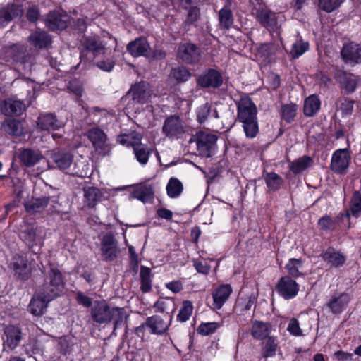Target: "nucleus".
<instances>
[{
    "mask_svg": "<svg viewBox=\"0 0 361 361\" xmlns=\"http://www.w3.org/2000/svg\"><path fill=\"white\" fill-rule=\"evenodd\" d=\"M71 22V17L63 11H52L45 19L46 26L51 31L66 29Z\"/></svg>",
    "mask_w": 361,
    "mask_h": 361,
    "instance_id": "f8f14e48",
    "label": "nucleus"
},
{
    "mask_svg": "<svg viewBox=\"0 0 361 361\" xmlns=\"http://www.w3.org/2000/svg\"><path fill=\"white\" fill-rule=\"evenodd\" d=\"M42 228L34 224H25L20 231V239L29 249L36 253L35 247H40L42 243Z\"/></svg>",
    "mask_w": 361,
    "mask_h": 361,
    "instance_id": "0eeeda50",
    "label": "nucleus"
},
{
    "mask_svg": "<svg viewBox=\"0 0 361 361\" xmlns=\"http://www.w3.org/2000/svg\"><path fill=\"white\" fill-rule=\"evenodd\" d=\"M92 320L99 324H109L114 321V330L123 324L127 315L124 308L112 307L105 300L95 301L90 311Z\"/></svg>",
    "mask_w": 361,
    "mask_h": 361,
    "instance_id": "7ed1b4c3",
    "label": "nucleus"
},
{
    "mask_svg": "<svg viewBox=\"0 0 361 361\" xmlns=\"http://www.w3.org/2000/svg\"><path fill=\"white\" fill-rule=\"evenodd\" d=\"M351 157L347 149L336 150L331 157V169L336 173L344 174L349 166Z\"/></svg>",
    "mask_w": 361,
    "mask_h": 361,
    "instance_id": "9b49d317",
    "label": "nucleus"
},
{
    "mask_svg": "<svg viewBox=\"0 0 361 361\" xmlns=\"http://www.w3.org/2000/svg\"><path fill=\"white\" fill-rule=\"evenodd\" d=\"M5 132L13 137H20L25 133L22 121L16 119H8L4 124Z\"/></svg>",
    "mask_w": 361,
    "mask_h": 361,
    "instance_id": "ea45409f",
    "label": "nucleus"
},
{
    "mask_svg": "<svg viewBox=\"0 0 361 361\" xmlns=\"http://www.w3.org/2000/svg\"><path fill=\"white\" fill-rule=\"evenodd\" d=\"M257 21L269 32H276L281 27L285 17L276 13L267 8H259L256 11Z\"/></svg>",
    "mask_w": 361,
    "mask_h": 361,
    "instance_id": "39448f33",
    "label": "nucleus"
},
{
    "mask_svg": "<svg viewBox=\"0 0 361 361\" xmlns=\"http://www.w3.org/2000/svg\"><path fill=\"white\" fill-rule=\"evenodd\" d=\"M313 161L308 156H302L290 163V169L295 174L300 173L310 167Z\"/></svg>",
    "mask_w": 361,
    "mask_h": 361,
    "instance_id": "79ce46f5",
    "label": "nucleus"
},
{
    "mask_svg": "<svg viewBox=\"0 0 361 361\" xmlns=\"http://www.w3.org/2000/svg\"><path fill=\"white\" fill-rule=\"evenodd\" d=\"M154 308L156 312L166 313L169 315L170 322L173 318V314L175 311V302L171 300H158L154 304Z\"/></svg>",
    "mask_w": 361,
    "mask_h": 361,
    "instance_id": "37998d69",
    "label": "nucleus"
},
{
    "mask_svg": "<svg viewBox=\"0 0 361 361\" xmlns=\"http://www.w3.org/2000/svg\"><path fill=\"white\" fill-rule=\"evenodd\" d=\"M51 159L54 164V168L66 171L73 164V155L67 150L57 149L51 152Z\"/></svg>",
    "mask_w": 361,
    "mask_h": 361,
    "instance_id": "412c9836",
    "label": "nucleus"
},
{
    "mask_svg": "<svg viewBox=\"0 0 361 361\" xmlns=\"http://www.w3.org/2000/svg\"><path fill=\"white\" fill-rule=\"evenodd\" d=\"M264 178L267 186L272 191L278 190L283 183V178L274 172L267 173Z\"/></svg>",
    "mask_w": 361,
    "mask_h": 361,
    "instance_id": "8fccbe9b",
    "label": "nucleus"
},
{
    "mask_svg": "<svg viewBox=\"0 0 361 361\" xmlns=\"http://www.w3.org/2000/svg\"><path fill=\"white\" fill-rule=\"evenodd\" d=\"M217 140V137L209 133L199 131L192 135L188 142L195 145L200 155L204 157H211Z\"/></svg>",
    "mask_w": 361,
    "mask_h": 361,
    "instance_id": "20e7f679",
    "label": "nucleus"
},
{
    "mask_svg": "<svg viewBox=\"0 0 361 361\" xmlns=\"http://www.w3.org/2000/svg\"><path fill=\"white\" fill-rule=\"evenodd\" d=\"M321 101L319 97L314 94L308 97L304 102L303 111L306 116H313L319 110Z\"/></svg>",
    "mask_w": 361,
    "mask_h": 361,
    "instance_id": "a19ab883",
    "label": "nucleus"
},
{
    "mask_svg": "<svg viewBox=\"0 0 361 361\" xmlns=\"http://www.w3.org/2000/svg\"><path fill=\"white\" fill-rule=\"evenodd\" d=\"M14 52V61L19 63H25L29 59L27 46L23 44H13Z\"/></svg>",
    "mask_w": 361,
    "mask_h": 361,
    "instance_id": "603ef678",
    "label": "nucleus"
},
{
    "mask_svg": "<svg viewBox=\"0 0 361 361\" xmlns=\"http://www.w3.org/2000/svg\"><path fill=\"white\" fill-rule=\"evenodd\" d=\"M81 56L88 60L104 54L106 49V44L98 36L84 37L81 40Z\"/></svg>",
    "mask_w": 361,
    "mask_h": 361,
    "instance_id": "423d86ee",
    "label": "nucleus"
},
{
    "mask_svg": "<svg viewBox=\"0 0 361 361\" xmlns=\"http://www.w3.org/2000/svg\"><path fill=\"white\" fill-rule=\"evenodd\" d=\"M195 113L196 119L200 124L204 123L212 117L219 118L217 109L212 108V105L208 102H205L197 106Z\"/></svg>",
    "mask_w": 361,
    "mask_h": 361,
    "instance_id": "7c9ffc66",
    "label": "nucleus"
},
{
    "mask_svg": "<svg viewBox=\"0 0 361 361\" xmlns=\"http://www.w3.org/2000/svg\"><path fill=\"white\" fill-rule=\"evenodd\" d=\"M219 27L224 30H228L234 22L233 12L231 6H224L218 14Z\"/></svg>",
    "mask_w": 361,
    "mask_h": 361,
    "instance_id": "58836bf2",
    "label": "nucleus"
},
{
    "mask_svg": "<svg viewBox=\"0 0 361 361\" xmlns=\"http://www.w3.org/2000/svg\"><path fill=\"white\" fill-rule=\"evenodd\" d=\"M193 310V306L190 301L185 300L183 302V305L177 315L178 321L180 322H185L189 319Z\"/></svg>",
    "mask_w": 361,
    "mask_h": 361,
    "instance_id": "4d7b16f0",
    "label": "nucleus"
},
{
    "mask_svg": "<svg viewBox=\"0 0 361 361\" xmlns=\"http://www.w3.org/2000/svg\"><path fill=\"white\" fill-rule=\"evenodd\" d=\"M350 215L358 217L361 213V194L358 191H355L350 201V209L347 210Z\"/></svg>",
    "mask_w": 361,
    "mask_h": 361,
    "instance_id": "5fc2aeb1",
    "label": "nucleus"
},
{
    "mask_svg": "<svg viewBox=\"0 0 361 361\" xmlns=\"http://www.w3.org/2000/svg\"><path fill=\"white\" fill-rule=\"evenodd\" d=\"M25 109V104L19 100L6 99L1 104V110L8 116H19Z\"/></svg>",
    "mask_w": 361,
    "mask_h": 361,
    "instance_id": "2f4dec72",
    "label": "nucleus"
},
{
    "mask_svg": "<svg viewBox=\"0 0 361 361\" xmlns=\"http://www.w3.org/2000/svg\"><path fill=\"white\" fill-rule=\"evenodd\" d=\"M152 151V149L142 143L135 145V149H133L134 155L141 165H145L148 162Z\"/></svg>",
    "mask_w": 361,
    "mask_h": 361,
    "instance_id": "c03bdc74",
    "label": "nucleus"
},
{
    "mask_svg": "<svg viewBox=\"0 0 361 361\" xmlns=\"http://www.w3.org/2000/svg\"><path fill=\"white\" fill-rule=\"evenodd\" d=\"M297 106L295 104H283L281 106V116L283 120L290 123L293 121L297 114Z\"/></svg>",
    "mask_w": 361,
    "mask_h": 361,
    "instance_id": "09e8293b",
    "label": "nucleus"
},
{
    "mask_svg": "<svg viewBox=\"0 0 361 361\" xmlns=\"http://www.w3.org/2000/svg\"><path fill=\"white\" fill-rule=\"evenodd\" d=\"M350 301L348 294L343 293L341 294H335L332 295L329 302L327 304L328 307L331 310L332 313H341L346 307Z\"/></svg>",
    "mask_w": 361,
    "mask_h": 361,
    "instance_id": "c9c22d12",
    "label": "nucleus"
},
{
    "mask_svg": "<svg viewBox=\"0 0 361 361\" xmlns=\"http://www.w3.org/2000/svg\"><path fill=\"white\" fill-rule=\"evenodd\" d=\"M118 242L111 233L104 234L101 239V252L104 260L114 261L119 253Z\"/></svg>",
    "mask_w": 361,
    "mask_h": 361,
    "instance_id": "9d476101",
    "label": "nucleus"
},
{
    "mask_svg": "<svg viewBox=\"0 0 361 361\" xmlns=\"http://www.w3.org/2000/svg\"><path fill=\"white\" fill-rule=\"evenodd\" d=\"M341 54L345 63L355 65L361 63V46L358 44L349 42L343 44Z\"/></svg>",
    "mask_w": 361,
    "mask_h": 361,
    "instance_id": "6ab92c4d",
    "label": "nucleus"
},
{
    "mask_svg": "<svg viewBox=\"0 0 361 361\" xmlns=\"http://www.w3.org/2000/svg\"><path fill=\"white\" fill-rule=\"evenodd\" d=\"M236 105L237 121L243 124L246 137H255L259 132L257 109L255 104L249 97L244 96L236 102Z\"/></svg>",
    "mask_w": 361,
    "mask_h": 361,
    "instance_id": "f03ea898",
    "label": "nucleus"
},
{
    "mask_svg": "<svg viewBox=\"0 0 361 361\" xmlns=\"http://www.w3.org/2000/svg\"><path fill=\"white\" fill-rule=\"evenodd\" d=\"M187 130V126L178 116L167 117L162 126V133L169 139H178Z\"/></svg>",
    "mask_w": 361,
    "mask_h": 361,
    "instance_id": "6e6552de",
    "label": "nucleus"
},
{
    "mask_svg": "<svg viewBox=\"0 0 361 361\" xmlns=\"http://www.w3.org/2000/svg\"><path fill=\"white\" fill-rule=\"evenodd\" d=\"M130 196L137 199L143 203L150 202L154 196V188L152 184L142 183L131 186Z\"/></svg>",
    "mask_w": 361,
    "mask_h": 361,
    "instance_id": "aec40b11",
    "label": "nucleus"
},
{
    "mask_svg": "<svg viewBox=\"0 0 361 361\" xmlns=\"http://www.w3.org/2000/svg\"><path fill=\"white\" fill-rule=\"evenodd\" d=\"M63 127L64 123L53 113H41L37 118V128L39 130H57Z\"/></svg>",
    "mask_w": 361,
    "mask_h": 361,
    "instance_id": "dca6fc26",
    "label": "nucleus"
},
{
    "mask_svg": "<svg viewBox=\"0 0 361 361\" xmlns=\"http://www.w3.org/2000/svg\"><path fill=\"white\" fill-rule=\"evenodd\" d=\"M97 66L104 71L110 72L114 67V62L108 59L106 60L98 61L97 63Z\"/></svg>",
    "mask_w": 361,
    "mask_h": 361,
    "instance_id": "69168bd1",
    "label": "nucleus"
},
{
    "mask_svg": "<svg viewBox=\"0 0 361 361\" xmlns=\"http://www.w3.org/2000/svg\"><path fill=\"white\" fill-rule=\"evenodd\" d=\"M322 256L324 261L334 267H339L343 264L345 261V257L332 247H329L322 253Z\"/></svg>",
    "mask_w": 361,
    "mask_h": 361,
    "instance_id": "4c0bfd02",
    "label": "nucleus"
},
{
    "mask_svg": "<svg viewBox=\"0 0 361 361\" xmlns=\"http://www.w3.org/2000/svg\"><path fill=\"white\" fill-rule=\"evenodd\" d=\"M266 338L267 340L263 348V357H273L276 355V348L278 346L277 340L274 336H269Z\"/></svg>",
    "mask_w": 361,
    "mask_h": 361,
    "instance_id": "6e6d98bb",
    "label": "nucleus"
},
{
    "mask_svg": "<svg viewBox=\"0 0 361 361\" xmlns=\"http://www.w3.org/2000/svg\"><path fill=\"white\" fill-rule=\"evenodd\" d=\"M127 51L133 57H149L151 48L145 37H138L128 44Z\"/></svg>",
    "mask_w": 361,
    "mask_h": 361,
    "instance_id": "b1692460",
    "label": "nucleus"
},
{
    "mask_svg": "<svg viewBox=\"0 0 361 361\" xmlns=\"http://www.w3.org/2000/svg\"><path fill=\"white\" fill-rule=\"evenodd\" d=\"M232 288L229 285H222L212 293L214 308L219 310L229 298Z\"/></svg>",
    "mask_w": 361,
    "mask_h": 361,
    "instance_id": "72a5a7b5",
    "label": "nucleus"
},
{
    "mask_svg": "<svg viewBox=\"0 0 361 361\" xmlns=\"http://www.w3.org/2000/svg\"><path fill=\"white\" fill-rule=\"evenodd\" d=\"M23 8L21 6L8 4L6 7L0 10V27L6 26L15 18L22 16Z\"/></svg>",
    "mask_w": 361,
    "mask_h": 361,
    "instance_id": "c85d7f7f",
    "label": "nucleus"
},
{
    "mask_svg": "<svg viewBox=\"0 0 361 361\" xmlns=\"http://www.w3.org/2000/svg\"><path fill=\"white\" fill-rule=\"evenodd\" d=\"M66 286L65 276L56 267L50 266L45 274L44 281L30 302V312L41 316L47 310L48 304L60 296Z\"/></svg>",
    "mask_w": 361,
    "mask_h": 361,
    "instance_id": "f257e3e1",
    "label": "nucleus"
},
{
    "mask_svg": "<svg viewBox=\"0 0 361 361\" xmlns=\"http://www.w3.org/2000/svg\"><path fill=\"white\" fill-rule=\"evenodd\" d=\"M303 262L300 259L291 258L285 266L289 276L298 278L303 275L302 272Z\"/></svg>",
    "mask_w": 361,
    "mask_h": 361,
    "instance_id": "a18cd8bd",
    "label": "nucleus"
},
{
    "mask_svg": "<svg viewBox=\"0 0 361 361\" xmlns=\"http://www.w3.org/2000/svg\"><path fill=\"white\" fill-rule=\"evenodd\" d=\"M140 277L142 291L144 293L150 291L152 289L151 269L147 267L141 266Z\"/></svg>",
    "mask_w": 361,
    "mask_h": 361,
    "instance_id": "de8ad7c7",
    "label": "nucleus"
},
{
    "mask_svg": "<svg viewBox=\"0 0 361 361\" xmlns=\"http://www.w3.org/2000/svg\"><path fill=\"white\" fill-rule=\"evenodd\" d=\"M200 0H178L180 8L187 11L183 25L185 27L190 25L197 26L200 18Z\"/></svg>",
    "mask_w": 361,
    "mask_h": 361,
    "instance_id": "1a4fd4ad",
    "label": "nucleus"
},
{
    "mask_svg": "<svg viewBox=\"0 0 361 361\" xmlns=\"http://www.w3.org/2000/svg\"><path fill=\"white\" fill-rule=\"evenodd\" d=\"M105 192L96 188L92 186L85 187L83 188L84 202L89 208L94 207L99 202L105 200Z\"/></svg>",
    "mask_w": 361,
    "mask_h": 361,
    "instance_id": "a878e982",
    "label": "nucleus"
},
{
    "mask_svg": "<svg viewBox=\"0 0 361 361\" xmlns=\"http://www.w3.org/2000/svg\"><path fill=\"white\" fill-rule=\"evenodd\" d=\"M11 267L13 269L15 274L20 279H28L30 269L27 266V260L20 255H15L11 262Z\"/></svg>",
    "mask_w": 361,
    "mask_h": 361,
    "instance_id": "c756f323",
    "label": "nucleus"
},
{
    "mask_svg": "<svg viewBox=\"0 0 361 361\" xmlns=\"http://www.w3.org/2000/svg\"><path fill=\"white\" fill-rule=\"evenodd\" d=\"M349 218L350 214L348 212L340 214L336 217L325 215L319 219L318 225L320 229L323 231H334L337 226L345 220L347 221L348 227H350Z\"/></svg>",
    "mask_w": 361,
    "mask_h": 361,
    "instance_id": "393cba45",
    "label": "nucleus"
},
{
    "mask_svg": "<svg viewBox=\"0 0 361 361\" xmlns=\"http://www.w3.org/2000/svg\"><path fill=\"white\" fill-rule=\"evenodd\" d=\"M171 76L174 78L178 83L185 82L191 77L189 70L184 66H179L172 68Z\"/></svg>",
    "mask_w": 361,
    "mask_h": 361,
    "instance_id": "864d4df0",
    "label": "nucleus"
},
{
    "mask_svg": "<svg viewBox=\"0 0 361 361\" xmlns=\"http://www.w3.org/2000/svg\"><path fill=\"white\" fill-rule=\"evenodd\" d=\"M4 334L6 337L4 343V348L13 350L19 345L22 338L21 330L16 326L9 325L5 328Z\"/></svg>",
    "mask_w": 361,
    "mask_h": 361,
    "instance_id": "cd10ccee",
    "label": "nucleus"
},
{
    "mask_svg": "<svg viewBox=\"0 0 361 361\" xmlns=\"http://www.w3.org/2000/svg\"><path fill=\"white\" fill-rule=\"evenodd\" d=\"M353 105L354 101L345 99L341 105L342 114L345 116L351 115L353 111Z\"/></svg>",
    "mask_w": 361,
    "mask_h": 361,
    "instance_id": "0e129e2a",
    "label": "nucleus"
},
{
    "mask_svg": "<svg viewBox=\"0 0 361 361\" xmlns=\"http://www.w3.org/2000/svg\"><path fill=\"white\" fill-rule=\"evenodd\" d=\"M271 325L268 322L255 320L252 322L250 334L253 338L257 340H263L271 333Z\"/></svg>",
    "mask_w": 361,
    "mask_h": 361,
    "instance_id": "e433bc0d",
    "label": "nucleus"
},
{
    "mask_svg": "<svg viewBox=\"0 0 361 361\" xmlns=\"http://www.w3.org/2000/svg\"><path fill=\"white\" fill-rule=\"evenodd\" d=\"M43 157L39 149L29 147L20 149L18 154L20 164L27 168L33 167L37 164Z\"/></svg>",
    "mask_w": 361,
    "mask_h": 361,
    "instance_id": "f3484780",
    "label": "nucleus"
},
{
    "mask_svg": "<svg viewBox=\"0 0 361 361\" xmlns=\"http://www.w3.org/2000/svg\"><path fill=\"white\" fill-rule=\"evenodd\" d=\"M343 1V0H318V6L322 10L331 13L337 9Z\"/></svg>",
    "mask_w": 361,
    "mask_h": 361,
    "instance_id": "bf43d9fd",
    "label": "nucleus"
},
{
    "mask_svg": "<svg viewBox=\"0 0 361 361\" xmlns=\"http://www.w3.org/2000/svg\"><path fill=\"white\" fill-rule=\"evenodd\" d=\"M221 324L219 322H205L202 323L197 328V332L203 336H208L214 333Z\"/></svg>",
    "mask_w": 361,
    "mask_h": 361,
    "instance_id": "052dcab7",
    "label": "nucleus"
},
{
    "mask_svg": "<svg viewBox=\"0 0 361 361\" xmlns=\"http://www.w3.org/2000/svg\"><path fill=\"white\" fill-rule=\"evenodd\" d=\"M39 16V11L37 7L31 6L28 8L26 17L30 22H35L38 20Z\"/></svg>",
    "mask_w": 361,
    "mask_h": 361,
    "instance_id": "774afa93",
    "label": "nucleus"
},
{
    "mask_svg": "<svg viewBox=\"0 0 361 361\" xmlns=\"http://www.w3.org/2000/svg\"><path fill=\"white\" fill-rule=\"evenodd\" d=\"M142 136L135 132L130 134H125L119 136L118 142L121 145H126L131 146L133 149H135V145H141Z\"/></svg>",
    "mask_w": 361,
    "mask_h": 361,
    "instance_id": "3c124183",
    "label": "nucleus"
},
{
    "mask_svg": "<svg viewBox=\"0 0 361 361\" xmlns=\"http://www.w3.org/2000/svg\"><path fill=\"white\" fill-rule=\"evenodd\" d=\"M50 202H54V200L49 197L32 198L25 202V208L30 214L41 213L45 209Z\"/></svg>",
    "mask_w": 361,
    "mask_h": 361,
    "instance_id": "f704fd0d",
    "label": "nucleus"
},
{
    "mask_svg": "<svg viewBox=\"0 0 361 361\" xmlns=\"http://www.w3.org/2000/svg\"><path fill=\"white\" fill-rule=\"evenodd\" d=\"M309 49V44L302 39L297 40L292 46L290 55L296 59L302 56Z\"/></svg>",
    "mask_w": 361,
    "mask_h": 361,
    "instance_id": "13d9d810",
    "label": "nucleus"
},
{
    "mask_svg": "<svg viewBox=\"0 0 361 361\" xmlns=\"http://www.w3.org/2000/svg\"><path fill=\"white\" fill-rule=\"evenodd\" d=\"M171 322H166L162 318L158 315L149 317L146 319V326L150 329L152 334H162L166 331Z\"/></svg>",
    "mask_w": 361,
    "mask_h": 361,
    "instance_id": "473e14b6",
    "label": "nucleus"
},
{
    "mask_svg": "<svg viewBox=\"0 0 361 361\" xmlns=\"http://www.w3.org/2000/svg\"><path fill=\"white\" fill-rule=\"evenodd\" d=\"M87 135L96 151L102 155L109 154L111 147L106 143V135L103 130L98 128H92L87 131Z\"/></svg>",
    "mask_w": 361,
    "mask_h": 361,
    "instance_id": "ddd939ff",
    "label": "nucleus"
},
{
    "mask_svg": "<svg viewBox=\"0 0 361 361\" xmlns=\"http://www.w3.org/2000/svg\"><path fill=\"white\" fill-rule=\"evenodd\" d=\"M334 78L346 94L355 91L359 80L357 76L342 70L336 71Z\"/></svg>",
    "mask_w": 361,
    "mask_h": 361,
    "instance_id": "a211bd4d",
    "label": "nucleus"
},
{
    "mask_svg": "<svg viewBox=\"0 0 361 361\" xmlns=\"http://www.w3.org/2000/svg\"><path fill=\"white\" fill-rule=\"evenodd\" d=\"M197 82L202 87L217 88L222 85L223 78L219 71L210 68L198 77Z\"/></svg>",
    "mask_w": 361,
    "mask_h": 361,
    "instance_id": "5701e85b",
    "label": "nucleus"
},
{
    "mask_svg": "<svg viewBox=\"0 0 361 361\" xmlns=\"http://www.w3.org/2000/svg\"><path fill=\"white\" fill-rule=\"evenodd\" d=\"M1 59L6 62L14 61V52L13 45L4 47L1 51Z\"/></svg>",
    "mask_w": 361,
    "mask_h": 361,
    "instance_id": "e2e57ef3",
    "label": "nucleus"
},
{
    "mask_svg": "<svg viewBox=\"0 0 361 361\" xmlns=\"http://www.w3.org/2000/svg\"><path fill=\"white\" fill-rule=\"evenodd\" d=\"M287 331L294 336H300L302 335V331L300 327L299 322L295 318L290 319Z\"/></svg>",
    "mask_w": 361,
    "mask_h": 361,
    "instance_id": "680f3d73",
    "label": "nucleus"
},
{
    "mask_svg": "<svg viewBox=\"0 0 361 361\" xmlns=\"http://www.w3.org/2000/svg\"><path fill=\"white\" fill-rule=\"evenodd\" d=\"M178 55L185 63L195 64L200 60L201 50L195 44L184 43L178 47Z\"/></svg>",
    "mask_w": 361,
    "mask_h": 361,
    "instance_id": "2eb2a0df",
    "label": "nucleus"
},
{
    "mask_svg": "<svg viewBox=\"0 0 361 361\" xmlns=\"http://www.w3.org/2000/svg\"><path fill=\"white\" fill-rule=\"evenodd\" d=\"M193 265L197 272L203 274H207L209 273V267L207 265V262H203L197 259H194Z\"/></svg>",
    "mask_w": 361,
    "mask_h": 361,
    "instance_id": "338daca9",
    "label": "nucleus"
},
{
    "mask_svg": "<svg viewBox=\"0 0 361 361\" xmlns=\"http://www.w3.org/2000/svg\"><path fill=\"white\" fill-rule=\"evenodd\" d=\"M27 41L35 50L45 49L51 44V36L45 31H35L30 35Z\"/></svg>",
    "mask_w": 361,
    "mask_h": 361,
    "instance_id": "bb28decb",
    "label": "nucleus"
},
{
    "mask_svg": "<svg viewBox=\"0 0 361 361\" xmlns=\"http://www.w3.org/2000/svg\"><path fill=\"white\" fill-rule=\"evenodd\" d=\"M183 190L182 183L176 178H171L166 185L167 195L171 198L178 197Z\"/></svg>",
    "mask_w": 361,
    "mask_h": 361,
    "instance_id": "49530a36",
    "label": "nucleus"
},
{
    "mask_svg": "<svg viewBox=\"0 0 361 361\" xmlns=\"http://www.w3.org/2000/svg\"><path fill=\"white\" fill-rule=\"evenodd\" d=\"M276 290L286 300L295 298L299 291V285L289 276H283L279 281Z\"/></svg>",
    "mask_w": 361,
    "mask_h": 361,
    "instance_id": "4468645a",
    "label": "nucleus"
},
{
    "mask_svg": "<svg viewBox=\"0 0 361 361\" xmlns=\"http://www.w3.org/2000/svg\"><path fill=\"white\" fill-rule=\"evenodd\" d=\"M133 102L138 104L147 103L151 95L152 90L149 84L147 82H140L134 85L128 92Z\"/></svg>",
    "mask_w": 361,
    "mask_h": 361,
    "instance_id": "4be33fe9",
    "label": "nucleus"
}]
</instances>
